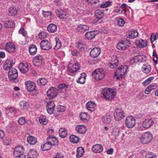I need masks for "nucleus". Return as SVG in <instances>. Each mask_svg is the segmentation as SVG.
Listing matches in <instances>:
<instances>
[{"instance_id":"f257e3e1","label":"nucleus","mask_w":158,"mask_h":158,"mask_svg":"<svg viewBox=\"0 0 158 158\" xmlns=\"http://www.w3.org/2000/svg\"><path fill=\"white\" fill-rule=\"evenodd\" d=\"M128 68V66L127 65H122L118 67L117 69L114 74V76L117 77L116 79L119 80L120 77H124L125 74L127 73Z\"/></svg>"},{"instance_id":"f03ea898","label":"nucleus","mask_w":158,"mask_h":158,"mask_svg":"<svg viewBox=\"0 0 158 158\" xmlns=\"http://www.w3.org/2000/svg\"><path fill=\"white\" fill-rule=\"evenodd\" d=\"M93 77L96 80L102 79L105 76V72L102 69L95 70L92 73Z\"/></svg>"},{"instance_id":"7ed1b4c3","label":"nucleus","mask_w":158,"mask_h":158,"mask_svg":"<svg viewBox=\"0 0 158 158\" xmlns=\"http://www.w3.org/2000/svg\"><path fill=\"white\" fill-rule=\"evenodd\" d=\"M102 93L106 99H112L115 97L116 95L115 92L109 88L103 89Z\"/></svg>"},{"instance_id":"20e7f679","label":"nucleus","mask_w":158,"mask_h":158,"mask_svg":"<svg viewBox=\"0 0 158 158\" xmlns=\"http://www.w3.org/2000/svg\"><path fill=\"white\" fill-rule=\"evenodd\" d=\"M154 122L151 118H146L143 122L142 126H139L138 129L139 130L143 131L144 129H148L153 125Z\"/></svg>"},{"instance_id":"39448f33","label":"nucleus","mask_w":158,"mask_h":158,"mask_svg":"<svg viewBox=\"0 0 158 158\" xmlns=\"http://www.w3.org/2000/svg\"><path fill=\"white\" fill-rule=\"evenodd\" d=\"M9 78L10 81H13L15 83L18 81L17 71L14 68L10 69L8 73Z\"/></svg>"},{"instance_id":"423d86ee","label":"nucleus","mask_w":158,"mask_h":158,"mask_svg":"<svg viewBox=\"0 0 158 158\" xmlns=\"http://www.w3.org/2000/svg\"><path fill=\"white\" fill-rule=\"evenodd\" d=\"M152 135L150 132H146L143 134L140 137V142L143 144H147L151 140Z\"/></svg>"},{"instance_id":"0eeeda50","label":"nucleus","mask_w":158,"mask_h":158,"mask_svg":"<svg viewBox=\"0 0 158 158\" xmlns=\"http://www.w3.org/2000/svg\"><path fill=\"white\" fill-rule=\"evenodd\" d=\"M130 44V42L128 40H123L118 42L117 48L119 50H123L129 47Z\"/></svg>"},{"instance_id":"6e6552de","label":"nucleus","mask_w":158,"mask_h":158,"mask_svg":"<svg viewBox=\"0 0 158 158\" xmlns=\"http://www.w3.org/2000/svg\"><path fill=\"white\" fill-rule=\"evenodd\" d=\"M114 115L115 119L117 121L121 120L125 117L124 112L122 110L118 108L115 109Z\"/></svg>"},{"instance_id":"1a4fd4ad","label":"nucleus","mask_w":158,"mask_h":158,"mask_svg":"<svg viewBox=\"0 0 158 158\" xmlns=\"http://www.w3.org/2000/svg\"><path fill=\"white\" fill-rule=\"evenodd\" d=\"M135 120L132 116L127 117L125 119V124L128 128H132L135 126Z\"/></svg>"},{"instance_id":"9d476101","label":"nucleus","mask_w":158,"mask_h":158,"mask_svg":"<svg viewBox=\"0 0 158 158\" xmlns=\"http://www.w3.org/2000/svg\"><path fill=\"white\" fill-rule=\"evenodd\" d=\"M19 71L23 73H26L28 72L29 68L27 62H21L19 65Z\"/></svg>"},{"instance_id":"9b49d317","label":"nucleus","mask_w":158,"mask_h":158,"mask_svg":"<svg viewBox=\"0 0 158 158\" xmlns=\"http://www.w3.org/2000/svg\"><path fill=\"white\" fill-rule=\"evenodd\" d=\"M41 48L44 50H48L52 48V45L47 40H43L41 41L40 43Z\"/></svg>"},{"instance_id":"f8f14e48","label":"nucleus","mask_w":158,"mask_h":158,"mask_svg":"<svg viewBox=\"0 0 158 158\" xmlns=\"http://www.w3.org/2000/svg\"><path fill=\"white\" fill-rule=\"evenodd\" d=\"M80 65L77 62L75 63L73 65L71 64H70L68 66V70L71 73L76 72L80 69Z\"/></svg>"},{"instance_id":"ddd939ff","label":"nucleus","mask_w":158,"mask_h":158,"mask_svg":"<svg viewBox=\"0 0 158 158\" xmlns=\"http://www.w3.org/2000/svg\"><path fill=\"white\" fill-rule=\"evenodd\" d=\"M25 86L28 91H31L35 90L36 85L33 81H28L25 82Z\"/></svg>"},{"instance_id":"4468645a","label":"nucleus","mask_w":158,"mask_h":158,"mask_svg":"<svg viewBox=\"0 0 158 158\" xmlns=\"http://www.w3.org/2000/svg\"><path fill=\"white\" fill-rule=\"evenodd\" d=\"M57 91L56 88L52 87L48 89L47 92V95L48 97L52 98H55L57 95Z\"/></svg>"},{"instance_id":"2eb2a0df","label":"nucleus","mask_w":158,"mask_h":158,"mask_svg":"<svg viewBox=\"0 0 158 158\" xmlns=\"http://www.w3.org/2000/svg\"><path fill=\"white\" fill-rule=\"evenodd\" d=\"M135 45L139 48H143L146 46L147 44V42L145 40L139 39L135 40Z\"/></svg>"},{"instance_id":"dca6fc26","label":"nucleus","mask_w":158,"mask_h":158,"mask_svg":"<svg viewBox=\"0 0 158 158\" xmlns=\"http://www.w3.org/2000/svg\"><path fill=\"white\" fill-rule=\"evenodd\" d=\"M5 49L7 52L9 53L15 52L16 49L14 45L11 42H9L6 44Z\"/></svg>"},{"instance_id":"f3484780","label":"nucleus","mask_w":158,"mask_h":158,"mask_svg":"<svg viewBox=\"0 0 158 158\" xmlns=\"http://www.w3.org/2000/svg\"><path fill=\"white\" fill-rule=\"evenodd\" d=\"M75 130L78 133L84 134L86 132L87 128L86 126L83 125H78L76 126Z\"/></svg>"},{"instance_id":"a211bd4d","label":"nucleus","mask_w":158,"mask_h":158,"mask_svg":"<svg viewBox=\"0 0 158 158\" xmlns=\"http://www.w3.org/2000/svg\"><path fill=\"white\" fill-rule=\"evenodd\" d=\"M146 58L144 55H139L135 56V57L132 59L131 60V62L134 61L135 63L138 62H143L146 60Z\"/></svg>"},{"instance_id":"6ab92c4d","label":"nucleus","mask_w":158,"mask_h":158,"mask_svg":"<svg viewBox=\"0 0 158 158\" xmlns=\"http://www.w3.org/2000/svg\"><path fill=\"white\" fill-rule=\"evenodd\" d=\"M118 61L116 56H113L112 60L109 64V66L111 69H114L118 66Z\"/></svg>"},{"instance_id":"aec40b11","label":"nucleus","mask_w":158,"mask_h":158,"mask_svg":"<svg viewBox=\"0 0 158 158\" xmlns=\"http://www.w3.org/2000/svg\"><path fill=\"white\" fill-rule=\"evenodd\" d=\"M76 30L78 32L84 33L87 31L89 30V27L88 25L81 24L77 26Z\"/></svg>"},{"instance_id":"412c9836","label":"nucleus","mask_w":158,"mask_h":158,"mask_svg":"<svg viewBox=\"0 0 158 158\" xmlns=\"http://www.w3.org/2000/svg\"><path fill=\"white\" fill-rule=\"evenodd\" d=\"M101 53L100 49L98 48H93L90 52V56L92 57H98Z\"/></svg>"},{"instance_id":"4be33fe9","label":"nucleus","mask_w":158,"mask_h":158,"mask_svg":"<svg viewBox=\"0 0 158 158\" xmlns=\"http://www.w3.org/2000/svg\"><path fill=\"white\" fill-rule=\"evenodd\" d=\"M92 149L94 153H100L102 151L103 148L102 145L97 144L93 146Z\"/></svg>"},{"instance_id":"5701e85b","label":"nucleus","mask_w":158,"mask_h":158,"mask_svg":"<svg viewBox=\"0 0 158 158\" xmlns=\"http://www.w3.org/2000/svg\"><path fill=\"white\" fill-rule=\"evenodd\" d=\"M5 113L8 116H10L12 114H15L17 112V110L11 107L6 108L5 110Z\"/></svg>"},{"instance_id":"b1692460","label":"nucleus","mask_w":158,"mask_h":158,"mask_svg":"<svg viewBox=\"0 0 158 158\" xmlns=\"http://www.w3.org/2000/svg\"><path fill=\"white\" fill-rule=\"evenodd\" d=\"M86 107L88 110L93 111L96 109V105L94 102L89 101L86 104Z\"/></svg>"},{"instance_id":"393cba45","label":"nucleus","mask_w":158,"mask_h":158,"mask_svg":"<svg viewBox=\"0 0 158 158\" xmlns=\"http://www.w3.org/2000/svg\"><path fill=\"white\" fill-rule=\"evenodd\" d=\"M81 120L84 122H88L90 119L89 115L86 112H82L80 115Z\"/></svg>"},{"instance_id":"a878e982","label":"nucleus","mask_w":158,"mask_h":158,"mask_svg":"<svg viewBox=\"0 0 158 158\" xmlns=\"http://www.w3.org/2000/svg\"><path fill=\"white\" fill-rule=\"evenodd\" d=\"M47 140L51 144V146L52 145L57 146L58 144V140L54 137L51 136L47 138Z\"/></svg>"},{"instance_id":"bb28decb","label":"nucleus","mask_w":158,"mask_h":158,"mask_svg":"<svg viewBox=\"0 0 158 158\" xmlns=\"http://www.w3.org/2000/svg\"><path fill=\"white\" fill-rule=\"evenodd\" d=\"M127 37L130 39H134L138 36V33L136 30H131L129 31L127 34Z\"/></svg>"},{"instance_id":"cd10ccee","label":"nucleus","mask_w":158,"mask_h":158,"mask_svg":"<svg viewBox=\"0 0 158 158\" xmlns=\"http://www.w3.org/2000/svg\"><path fill=\"white\" fill-rule=\"evenodd\" d=\"M13 65V62L10 60H7L5 62L3 65V68L6 71L10 70V68Z\"/></svg>"},{"instance_id":"c85d7f7f","label":"nucleus","mask_w":158,"mask_h":158,"mask_svg":"<svg viewBox=\"0 0 158 158\" xmlns=\"http://www.w3.org/2000/svg\"><path fill=\"white\" fill-rule=\"evenodd\" d=\"M151 66L148 64H144L141 68V70L143 73L148 74L151 71Z\"/></svg>"},{"instance_id":"c756f323","label":"nucleus","mask_w":158,"mask_h":158,"mask_svg":"<svg viewBox=\"0 0 158 158\" xmlns=\"http://www.w3.org/2000/svg\"><path fill=\"white\" fill-rule=\"evenodd\" d=\"M84 152V149L82 147L77 148L76 151V157L77 158L81 157L82 156Z\"/></svg>"},{"instance_id":"7c9ffc66","label":"nucleus","mask_w":158,"mask_h":158,"mask_svg":"<svg viewBox=\"0 0 158 158\" xmlns=\"http://www.w3.org/2000/svg\"><path fill=\"white\" fill-rule=\"evenodd\" d=\"M86 75L85 73H82L78 79L76 80L77 82L81 84H84L85 82Z\"/></svg>"},{"instance_id":"2f4dec72","label":"nucleus","mask_w":158,"mask_h":158,"mask_svg":"<svg viewBox=\"0 0 158 158\" xmlns=\"http://www.w3.org/2000/svg\"><path fill=\"white\" fill-rule=\"evenodd\" d=\"M96 35L94 31L87 32L85 34V37L89 40L92 39L95 37Z\"/></svg>"},{"instance_id":"473e14b6","label":"nucleus","mask_w":158,"mask_h":158,"mask_svg":"<svg viewBox=\"0 0 158 158\" xmlns=\"http://www.w3.org/2000/svg\"><path fill=\"white\" fill-rule=\"evenodd\" d=\"M96 17L98 19L102 18L104 15V11L102 10H97L95 11Z\"/></svg>"},{"instance_id":"72a5a7b5","label":"nucleus","mask_w":158,"mask_h":158,"mask_svg":"<svg viewBox=\"0 0 158 158\" xmlns=\"http://www.w3.org/2000/svg\"><path fill=\"white\" fill-rule=\"evenodd\" d=\"M59 135L61 138H64L67 134V131L65 128H61L59 130Z\"/></svg>"},{"instance_id":"f704fd0d","label":"nucleus","mask_w":158,"mask_h":158,"mask_svg":"<svg viewBox=\"0 0 158 158\" xmlns=\"http://www.w3.org/2000/svg\"><path fill=\"white\" fill-rule=\"evenodd\" d=\"M27 140L29 143L31 145H34L37 142L36 138L32 136H29L27 138Z\"/></svg>"},{"instance_id":"c9c22d12","label":"nucleus","mask_w":158,"mask_h":158,"mask_svg":"<svg viewBox=\"0 0 158 158\" xmlns=\"http://www.w3.org/2000/svg\"><path fill=\"white\" fill-rule=\"evenodd\" d=\"M39 120L40 124L46 125L48 123V120L45 115H41L39 118Z\"/></svg>"},{"instance_id":"e433bc0d","label":"nucleus","mask_w":158,"mask_h":158,"mask_svg":"<svg viewBox=\"0 0 158 158\" xmlns=\"http://www.w3.org/2000/svg\"><path fill=\"white\" fill-rule=\"evenodd\" d=\"M51 148V144L47 140L45 143L42 144L41 146V149L43 151L49 150Z\"/></svg>"},{"instance_id":"4c0bfd02","label":"nucleus","mask_w":158,"mask_h":158,"mask_svg":"<svg viewBox=\"0 0 158 158\" xmlns=\"http://www.w3.org/2000/svg\"><path fill=\"white\" fill-rule=\"evenodd\" d=\"M48 31L51 33H54L56 31L57 27L53 24H50L47 28Z\"/></svg>"},{"instance_id":"58836bf2","label":"nucleus","mask_w":158,"mask_h":158,"mask_svg":"<svg viewBox=\"0 0 158 158\" xmlns=\"http://www.w3.org/2000/svg\"><path fill=\"white\" fill-rule=\"evenodd\" d=\"M76 46L81 51H84L87 48L86 46L81 42H78L76 44Z\"/></svg>"},{"instance_id":"ea45409f","label":"nucleus","mask_w":158,"mask_h":158,"mask_svg":"<svg viewBox=\"0 0 158 158\" xmlns=\"http://www.w3.org/2000/svg\"><path fill=\"white\" fill-rule=\"evenodd\" d=\"M37 48L34 45H32L29 47V52L31 55H33L35 54L37 52Z\"/></svg>"},{"instance_id":"a19ab883","label":"nucleus","mask_w":158,"mask_h":158,"mask_svg":"<svg viewBox=\"0 0 158 158\" xmlns=\"http://www.w3.org/2000/svg\"><path fill=\"white\" fill-rule=\"evenodd\" d=\"M57 15L60 19H65L67 17V14L66 12L62 10H58Z\"/></svg>"},{"instance_id":"79ce46f5","label":"nucleus","mask_w":158,"mask_h":158,"mask_svg":"<svg viewBox=\"0 0 158 158\" xmlns=\"http://www.w3.org/2000/svg\"><path fill=\"white\" fill-rule=\"evenodd\" d=\"M18 10L15 6L10 7L9 10V16L14 15L17 14Z\"/></svg>"},{"instance_id":"37998d69","label":"nucleus","mask_w":158,"mask_h":158,"mask_svg":"<svg viewBox=\"0 0 158 158\" xmlns=\"http://www.w3.org/2000/svg\"><path fill=\"white\" fill-rule=\"evenodd\" d=\"M70 141L73 143H76L78 142L79 138L78 137L74 135H72L69 137Z\"/></svg>"},{"instance_id":"c03bdc74","label":"nucleus","mask_w":158,"mask_h":158,"mask_svg":"<svg viewBox=\"0 0 158 158\" xmlns=\"http://www.w3.org/2000/svg\"><path fill=\"white\" fill-rule=\"evenodd\" d=\"M28 156H30L31 158H36L38 155V153L35 149L30 150L28 153Z\"/></svg>"},{"instance_id":"a18cd8bd","label":"nucleus","mask_w":158,"mask_h":158,"mask_svg":"<svg viewBox=\"0 0 158 158\" xmlns=\"http://www.w3.org/2000/svg\"><path fill=\"white\" fill-rule=\"evenodd\" d=\"M102 121L106 124L109 123L111 120V118L110 115L106 114L103 116L102 119Z\"/></svg>"},{"instance_id":"49530a36","label":"nucleus","mask_w":158,"mask_h":158,"mask_svg":"<svg viewBox=\"0 0 158 158\" xmlns=\"http://www.w3.org/2000/svg\"><path fill=\"white\" fill-rule=\"evenodd\" d=\"M15 24L13 21L12 19L7 21L5 24V26L7 28H11L14 26Z\"/></svg>"},{"instance_id":"de8ad7c7","label":"nucleus","mask_w":158,"mask_h":158,"mask_svg":"<svg viewBox=\"0 0 158 158\" xmlns=\"http://www.w3.org/2000/svg\"><path fill=\"white\" fill-rule=\"evenodd\" d=\"M20 107L23 109H25L27 108L28 106V103L23 100L21 101L19 103Z\"/></svg>"},{"instance_id":"09e8293b","label":"nucleus","mask_w":158,"mask_h":158,"mask_svg":"<svg viewBox=\"0 0 158 158\" xmlns=\"http://www.w3.org/2000/svg\"><path fill=\"white\" fill-rule=\"evenodd\" d=\"M37 82L38 84H40L42 85H45L48 82V81L45 78H40L37 81Z\"/></svg>"},{"instance_id":"8fccbe9b","label":"nucleus","mask_w":158,"mask_h":158,"mask_svg":"<svg viewBox=\"0 0 158 158\" xmlns=\"http://www.w3.org/2000/svg\"><path fill=\"white\" fill-rule=\"evenodd\" d=\"M56 44L54 47L55 50H58L61 47V43L58 38H55Z\"/></svg>"},{"instance_id":"3c124183","label":"nucleus","mask_w":158,"mask_h":158,"mask_svg":"<svg viewBox=\"0 0 158 158\" xmlns=\"http://www.w3.org/2000/svg\"><path fill=\"white\" fill-rule=\"evenodd\" d=\"M112 135L115 137H118L120 134V128L115 127L114 128L112 132Z\"/></svg>"},{"instance_id":"603ef678","label":"nucleus","mask_w":158,"mask_h":158,"mask_svg":"<svg viewBox=\"0 0 158 158\" xmlns=\"http://www.w3.org/2000/svg\"><path fill=\"white\" fill-rule=\"evenodd\" d=\"M154 79V77H150L143 82V85L145 86H147Z\"/></svg>"},{"instance_id":"864d4df0","label":"nucleus","mask_w":158,"mask_h":158,"mask_svg":"<svg viewBox=\"0 0 158 158\" xmlns=\"http://www.w3.org/2000/svg\"><path fill=\"white\" fill-rule=\"evenodd\" d=\"M43 60V57L41 56H35L34 59V63L36 62L41 63Z\"/></svg>"},{"instance_id":"5fc2aeb1","label":"nucleus","mask_w":158,"mask_h":158,"mask_svg":"<svg viewBox=\"0 0 158 158\" xmlns=\"http://www.w3.org/2000/svg\"><path fill=\"white\" fill-rule=\"evenodd\" d=\"M68 88V86H66L65 84L63 83L58 85V88L59 89H61L62 90L66 91Z\"/></svg>"},{"instance_id":"6e6d98bb","label":"nucleus","mask_w":158,"mask_h":158,"mask_svg":"<svg viewBox=\"0 0 158 158\" xmlns=\"http://www.w3.org/2000/svg\"><path fill=\"white\" fill-rule=\"evenodd\" d=\"M65 110V108L64 106L59 105L57 106L56 110L57 112H62Z\"/></svg>"},{"instance_id":"4d7b16f0","label":"nucleus","mask_w":158,"mask_h":158,"mask_svg":"<svg viewBox=\"0 0 158 158\" xmlns=\"http://www.w3.org/2000/svg\"><path fill=\"white\" fill-rule=\"evenodd\" d=\"M18 122L19 125H23L25 123L26 121L24 117H21L19 119Z\"/></svg>"},{"instance_id":"13d9d810","label":"nucleus","mask_w":158,"mask_h":158,"mask_svg":"<svg viewBox=\"0 0 158 158\" xmlns=\"http://www.w3.org/2000/svg\"><path fill=\"white\" fill-rule=\"evenodd\" d=\"M15 149L20 154H22V153H23L24 151L23 147L21 146H17L16 147Z\"/></svg>"},{"instance_id":"bf43d9fd","label":"nucleus","mask_w":158,"mask_h":158,"mask_svg":"<svg viewBox=\"0 0 158 158\" xmlns=\"http://www.w3.org/2000/svg\"><path fill=\"white\" fill-rule=\"evenodd\" d=\"M117 22L118 25L120 26H123L125 23L124 19L122 18H117Z\"/></svg>"},{"instance_id":"052dcab7","label":"nucleus","mask_w":158,"mask_h":158,"mask_svg":"<svg viewBox=\"0 0 158 158\" xmlns=\"http://www.w3.org/2000/svg\"><path fill=\"white\" fill-rule=\"evenodd\" d=\"M145 157L146 158H154L156 157V156L152 152H148L146 155Z\"/></svg>"},{"instance_id":"680f3d73","label":"nucleus","mask_w":158,"mask_h":158,"mask_svg":"<svg viewBox=\"0 0 158 158\" xmlns=\"http://www.w3.org/2000/svg\"><path fill=\"white\" fill-rule=\"evenodd\" d=\"M158 38V34L156 35L152 34L151 35V41L152 43Z\"/></svg>"},{"instance_id":"e2e57ef3","label":"nucleus","mask_w":158,"mask_h":158,"mask_svg":"<svg viewBox=\"0 0 158 158\" xmlns=\"http://www.w3.org/2000/svg\"><path fill=\"white\" fill-rule=\"evenodd\" d=\"M55 107H46V110L48 113L50 114H52L54 111V109Z\"/></svg>"},{"instance_id":"0e129e2a","label":"nucleus","mask_w":158,"mask_h":158,"mask_svg":"<svg viewBox=\"0 0 158 158\" xmlns=\"http://www.w3.org/2000/svg\"><path fill=\"white\" fill-rule=\"evenodd\" d=\"M55 105L53 101H49L47 102L46 107H55Z\"/></svg>"},{"instance_id":"69168bd1","label":"nucleus","mask_w":158,"mask_h":158,"mask_svg":"<svg viewBox=\"0 0 158 158\" xmlns=\"http://www.w3.org/2000/svg\"><path fill=\"white\" fill-rule=\"evenodd\" d=\"M43 13L44 16L45 17H47L48 16H50L51 15V13L49 11H43Z\"/></svg>"},{"instance_id":"338daca9","label":"nucleus","mask_w":158,"mask_h":158,"mask_svg":"<svg viewBox=\"0 0 158 158\" xmlns=\"http://www.w3.org/2000/svg\"><path fill=\"white\" fill-rule=\"evenodd\" d=\"M19 33L20 34H22L23 36H26V32L23 28L19 30Z\"/></svg>"},{"instance_id":"774afa93","label":"nucleus","mask_w":158,"mask_h":158,"mask_svg":"<svg viewBox=\"0 0 158 158\" xmlns=\"http://www.w3.org/2000/svg\"><path fill=\"white\" fill-rule=\"evenodd\" d=\"M53 158H63V156L61 153H56L53 156Z\"/></svg>"}]
</instances>
